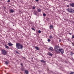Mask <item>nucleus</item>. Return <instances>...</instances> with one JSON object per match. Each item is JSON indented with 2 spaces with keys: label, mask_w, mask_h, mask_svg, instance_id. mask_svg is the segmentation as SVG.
Segmentation results:
<instances>
[{
  "label": "nucleus",
  "mask_w": 74,
  "mask_h": 74,
  "mask_svg": "<svg viewBox=\"0 0 74 74\" xmlns=\"http://www.w3.org/2000/svg\"><path fill=\"white\" fill-rule=\"evenodd\" d=\"M48 55L49 56H52V55H53V54H52V53H51L50 52H48Z\"/></svg>",
  "instance_id": "423d86ee"
},
{
  "label": "nucleus",
  "mask_w": 74,
  "mask_h": 74,
  "mask_svg": "<svg viewBox=\"0 0 74 74\" xmlns=\"http://www.w3.org/2000/svg\"><path fill=\"white\" fill-rule=\"evenodd\" d=\"M3 8H4V9H5L6 8L5 7H3Z\"/></svg>",
  "instance_id": "2f4dec72"
},
{
  "label": "nucleus",
  "mask_w": 74,
  "mask_h": 74,
  "mask_svg": "<svg viewBox=\"0 0 74 74\" xmlns=\"http://www.w3.org/2000/svg\"><path fill=\"white\" fill-rule=\"evenodd\" d=\"M72 38H74V35H73L72 36Z\"/></svg>",
  "instance_id": "a878e982"
},
{
  "label": "nucleus",
  "mask_w": 74,
  "mask_h": 74,
  "mask_svg": "<svg viewBox=\"0 0 74 74\" xmlns=\"http://www.w3.org/2000/svg\"><path fill=\"white\" fill-rule=\"evenodd\" d=\"M69 34H70V35H71V34H71V33H69Z\"/></svg>",
  "instance_id": "c85d7f7f"
},
{
  "label": "nucleus",
  "mask_w": 74,
  "mask_h": 74,
  "mask_svg": "<svg viewBox=\"0 0 74 74\" xmlns=\"http://www.w3.org/2000/svg\"><path fill=\"white\" fill-rule=\"evenodd\" d=\"M5 47L7 49H8V48H9V47L6 45H5Z\"/></svg>",
  "instance_id": "9b49d317"
},
{
  "label": "nucleus",
  "mask_w": 74,
  "mask_h": 74,
  "mask_svg": "<svg viewBox=\"0 0 74 74\" xmlns=\"http://www.w3.org/2000/svg\"><path fill=\"white\" fill-rule=\"evenodd\" d=\"M2 54L3 55H6L7 53V51L3 49L1 51Z\"/></svg>",
  "instance_id": "7ed1b4c3"
},
{
  "label": "nucleus",
  "mask_w": 74,
  "mask_h": 74,
  "mask_svg": "<svg viewBox=\"0 0 74 74\" xmlns=\"http://www.w3.org/2000/svg\"><path fill=\"white\" fill-rule=\"evenodd\" d=\"M32 30H34V31H35V29H34V28H32Z\"/></svg>",
  "instance_id": "aec40b11"
},
{
  "label": "nucleus",
  "mask_w": 74,
  "mask_h": 74,
  "mask_svg": "<svg viewBox=\"0 0 74 74\" xmlns=\"http://www.w3.org/2000/svg\"><path fill=\"white\" fill-rule=\"evenodd\" d=\"M21 66H23V64H22V63H21Z\"/></svg>",
  "instance_id": "c756f323"
},
{
  "label": "nucleus",
  "mask_w": 74,
  "mask_h": 74,
  "mask_svg": "<svg viewBox=\"0 0 74 74\" xmlns=\"http://www.w3.org/2000/svg\"><path fill=\"white\" fill-rule=\"evenodd\" d=\"M40 62H42V63H45L46 62V61H45L44 60H40Z\"/></svg>",
  "instance_id": "2eb2a0df"
},
{
  "label": "nucleus",
  "mask_w": 74,
  "mask_h": 74,
  "mask_svg": "<svg viewBox=\"0 0 74 74\" xmlns=\"http://www.w3.org/2000/svg\"><path fill=\"white\" fill-rule=\"evenodd\" d=\"M16 53H18V54H19V55H20V53H19V52H18V51H16Z\"/></svg>",
  "instance_id": "412c9836"
},
{
  "label": "nucleus",
  "mask_w": 74,
  "mask_h": 74,
  "mask_svg": "<svg viewBox=\"0 0 74 74\" xmlns=\"http://www.w3.org/2000/svg\"><path fill=\"white\" fill-rule=\"evenodd\" d=\"M49 28L50 29H52L53 28V25H50L49 26Z\"/></svg>",
  "instance_id": "f8f14e48"
},
{
  "label": "nucleus",
  "mask_w": 74,
  "mask_h": 74,
  "mask_svg": "<svg viewBox=\"0 0 74 74\" xmlns=\"http://www.w3.org/2000/svg\"><path fill=\"white\" fill-rule=\"evenodd\" d=\"M25 72L26 74H29V71H28L27 70H25Z\"/></svg>",
  "instance_id": "1a4fd4ad"
},
{
  "label": "nucleus",
  "mask_w": 74,
  "mask_h": 74,
  "mask_svg": "<svg viewBox=\"0 0 74 74\" xmlns=\"http://www.w3.org/2000/svg\"><path fill=\"white\" fill-rule=\"evenodd\" d=\"M16 48L18 49H23V45L19 43H16Z\"/></svg>",
  "instance_id": "f03ea898"
},
{
  "label": "nucleus",
  "mask_w": 74,
  "mask_h": 74,
  "mask_svg": "<svg viewBox=\"0 0 74 74\" xmlns=\"http://www.w3.org/2000/svg\"><path fill=\"white\" fill-rule=\"evenodd\" d=\"M66 7H70V5H66Z\"/></svg>",
  "instance_id": "bb28decb"
},
{
  "label": "nucleus",
  "mask_w": 74,
  "mask_h": 74,
  "mask_svg": "<svg viewBox=\"0 0 74 74\" xmlns=\"http://www.w3.org/2000/svg\"><path fill=\"white\" fill-rule=\"evenodd\" d=\"M35 8H36V7L34 6H33V10H34V9H35Z\"/></svg>",
  "instance_id": "5701e85b"
},
{
  "label": "nucleus",
  "mask_w": 74,
  "mask_h": 74,
  "mask_svg": "<svg viewBox=\"0 0 74 74\" xmlns=\"http://www.w3.org/2000/svg\"><path fill=\"white\" fill-rule=\"evenodd\" d=\"M73 24H74V22H73Z\"/></svg>",
  "instance_id": "e433bc0d"
},
{
  "label": "nucleus",
  "mask_w": 74,
  "mask_h": 74,
  "mask_svg": "<svg viewBox=\"0 0 74 74\" xmlns=\"http://www.w3.org/2000/svg\"><path fill=\"white\" fill-rule=\"evenodd\" d=\"M5 63L6 64H8V63L7 62H5Z\"/></svg>",
  "instance_id": "4be33fe9"
},
{
  "label": "nucleus",
  "mask_w": 74,
  "mask_h": 74,
  "mask_svg": "<svg viewBox=\"0 0 74 74\" xmlns=\"http://www.w3.org/2000/svg\"><path fill=\"white\" fill-rule=\"evenodd\" d=\"M49 38H50V39H51V40H52L53 38V37L52 36H50L49 37Z\"/></svg>",
  "instance_id": "dca6fc26"
},
{
  "label": "nucleus",
  "mask_w": 74,
  "mask_h": 74,
  "mask_svg": "<svg viewBox=\"0 0 74 74\" xmlns=\"http://www.w3.org/2000/svg\"><path fill=\"white\" fill-rule=\"evenodd\" d=\"M37 10L39 12H41V9H37Z\"/></svg>",
  "instance_id": "ddd939ff"
},
{
  "label": "nucleus",
  "mask_w": 74,
  "mask_h": 74,
  "mask_svg": "<svg viewBox=\"0 0 74 74\" xmlns=\"http://www.w3.org/2000/svg\"><path fill=\"white\" fill-rule=\"evenodd\" d=\"M47 20H49V18H47Z\"/></svg>",
  "instance_id": "473e14b6"
},
{
  "label": "nucleus",
  "mask_w": 74,
  "mask_h": 74,
  "mask_svg": "<svg viewBox=\"0 0 74 74\" xmlns=\"http://www.w3.org/2000/svg\"><path fill=\"white\" fill-rule=\"evenodd\" d=\"M8 3H10V0H8Z\"/></svg>",
  "instance_id": "393cba45"
},
{
  "label": "nucleus",
  "mask_w": 74,
  "mask_h": 74,
  "mask_svg": "<svg viewBox=\"0 0 74 74\" xmlns=\"http://www.w3.org/2000/svg\"><path fill=\"white\" fill-rule=\"evenodd\" d=\"M64 0L65 1V0Z\"/></svg>",
  "instance_id": "4c0bfd02"
},
{
  "label": "nucleus",
  "mask_w": 74,
  "mask_h": 74,
  "mask_svg": "<svg viewBox=\"0 0 74 74\" xmlns=\"http://www.w3.org/2000/svg\"><path fill=\"white\" fill-rule=\"evenodd\" d=\"M59 42H60L61 41V40H59Z\"/></svg>",
  "instance_id": "72a5a7b5"
},
{
  "label": "nucleus",
  "mask_w": 74,
  "mask_h": 74,
  "mask_svg": "<svg viewBox=\"0 0 74 74\" xmlns=\"http://www.w3.org/2000/svg\"><path fill=\"white\" fill-rule=\"evenodd\" d=\"M55 51L57 53H60V52L62 54H63L64 53V50L60 49L59 45H56L54 47Z\"/></svg>",
  "instance_id": "f257e3e1"
},
{
  "label": "nucleus",
  "mask_w": 74,
  "mask_h": 74,
  "mask_svg": "<svg viewBox=\"0 0 74 74\" xmlns=\"http://www.w3.org/2000/svg\"><path fill=\"white\" fill-rule=\"evenodd\" d=\"M43 16H46V14L45 13H44L43 14Z\"/></svg>",
  "instance_id": "f3484780"
},
{
  "label": "nucleus",
  "mask_w": 74,
  "mask_h": 74,
  "mask_svg": "<svg viewBox=\"0 0 74 74\" xmlns=\"http://www.w3.org/2000/svg\"><path fill=\"white\" fill-rule=\"evenodd\" d=\"M70 5L71 7H74V3H70Z\"/></svg>",
  "instance_id": "39448f33"
},
{
  "label": "nucleus",
  "mask_w": 74,
  "mask_h": 74,
  "mask_svg": "<svg viewBox=\"0 0 74 74\" xmlns=\"http://www.w3.org/2000/svg\"><path fill=\"white\" fill-rule=\"evenodd\" d=\"M49 50L50 51H53V49L52 47H50L49 49Z\"/></svg>",
  "instance_id": "6e6552de"
},
{
  "label": "nucleus",
  "mask_w": 74,
  "mask_h": 74,
  "mask_svg": "<svg viewBox=\"0 0 74 74\" xmlns=\"http://www.w3.org/2000/svg\"><path fill=\"white\" fill-rule=\"evenodd\" d=\"M8 44L9 46H10V47H11V46H12V45H13V44H12L10 42L8 43Z\"/></svg>",
  "instance_id": "0eeeda50"
},
{
  "label": "nucleus",
  "mask_w": 74,
  "mask_h": 74,
  "mask_svg": "<svg viewBox=\"0 0 74 74\" xmlns=\"http://www.w3.org/2000/svg\"><path fill=\"white\" fill-rule=\"evenodd\" d=\"M0 1H2V0H0Z\"/></svg>",
  "instance_id": "c9c22d12"
},
{
  "label": "nucleus",
  "mask_w": 74,
  "mask_h": 74,
  "mask_svg": "<svg viewBox=\"0 0 74 74\" xmlns=\"http://www.w3.org/2000/svg\"><path fill=\"white\" fill-rule=\"evenodd\" d=\"M72 44L73 45V46H74V42L72 43Z\"/></svg>",
  "instance_id": "cd10ccee"
},
{
  "label": "nucleus",
  "mask_w": 74,
  "mask_h": 74,
  "mask_svg": "<svg viewBox=\"0 0 74 74\" xmlns=\"http://www.w3.org/2000/svg\"><path fill=\"white\" fill-rule=\"evenodd\" d=\"M35 48L36 50H39V49H40V48H39V47H35Z\"/></svg>",
  "instance_id": "9d476101"
},
{
  "label": "nucleus",
  "mask_w": 74,
  "mask_h": 74,
  "mask_svg": "<svg viewBox=\"0 0 74 74\" xmlns=\"http://www.w3.org/2000/svg\"><path fill=\"white\" fill-rule=\"evenodd\" d=\"M35 1H37V2L38 1V0H35Z\"/></svg>",
  "instance_id": "7c9ffc66"
},
{
  "label": "nucleus",
  "mask_w": 74,
  "mask_h": 74,
  "mask_svg": "<svg viewBox=\"0 0 74 74\" xmlns=\"http://www.w3.org/2000/svg\"><path fill=\"white\" fill-rule=\"evenodd\" d=\"M10 11L11 13H13V12H14V10H13V9H11L10 10Z\"/></svg>",
  "instance_id": "4468645a"
},
{
  "label": "nucleus",
  "mask_w": 74,
  "mask_h": 74,
  "mask_svg": "<svg viewBox=\"0 0 74 74\" xmlns=\"http://www.w3.org/2000/svg\"><path fill=\"white\" fill-rule=\"evenodd\" d=\"M74 74V72H72L71 73H70V74Z\"/></svg>",
  "instance_id": "b1692460"
},
{
  "label": "nucleus",
  "mask_w": 74,
  "mask_h": 74,
  "mask_svg": "<svg viewBox=\"0 0 74 74\" xmlns=\"http://www.w3.org/2000/svg\"><path fill=\"white\" fill-rule=\"evenodd\" d=\"M47 41H48V42H49L51 41V40H50V39H48Z\"/></svg>",
  "instance_id": "6ab92c4d"
},
{
  "label": "nucleus",
  "mask_w": 74,
  "mask_h": 74,
  "mask_svg": "<svg viewBox=\"0 0 74 74\" xmlns=\"http://www.w3.org/2000/svg\"><path fill=\"white\" fill-rule=\"evenodd\" d=\"M68 12H74V10H73L71 8H69L68 9L66 10Z\"/></svg>",
  "instance_id": "20e7f679"
},
{
  "label": "nucleus",
  "mask_w": 74,
  "mask_h": 74,
  "mask_svg": "<svg viewBox=\"0 0 74 74\" xmlns=\"http://www.w3.org/2000/svg\"><path fill=\"white\" fill-rule=\"evenodd\" d=\"M31 58L32 59H33V58Z\"/></svg>",
  "instance_id": "f704fd0d"
},
{
  "label": "nucleus",
  "mask_w": 74,
  "mask_h": 74,
  "mask_svg": "<svg viewBox=\"0 0 74 74\" xmlns=\"http://www.w3.org/2000/svg\"><path fill=\"white\" fill-rule=\"evenodd\" d=\"M38 33H41V31L40 30H39L38 31Z\"/></svg>",
  "instance_id": "a211bd4d"
}]
</instances>
